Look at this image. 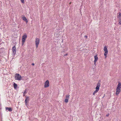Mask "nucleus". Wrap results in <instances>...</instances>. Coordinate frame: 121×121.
Instances as JSON below:
<instances>
[{"mask_svg": "<svg viewBox=\"0 0 121 121\" xmlns=\"http://www.w3.org/2000/svg\"><path fill=\"white\" fill-rule=\"evenodd\" d=\"M15 80H20L22 79L21 76L19 74L16 73L15 76Z\"/></svg>", "mask_w": 121, "mask_h": 121, "instance_id": "nucleus-1", "label": "nucleus"}, {"mask_svg": "<svg viewBox=\"0 0 121 121\" xmlns=\"http://www.w3.org/2000/svg\"><path fill=\"white\" fill-rule=\"evenodd\" d=\"M104 50L105 52L104 53V55L105 56V58H106L107 57V55L108 54V51L107 48H106V46H105L104 48Z\"/></svg>", "mask_w": 121, "mask_h": 121, "instance_id": "nucleus-2", "label": "nucleus"}, {"mask_svg": "<svg viewBox=\"0 0 121 121\" xmlns=\"http://www.w3.org/2000/svg\"><path fill=\"white\" fill-rule=\"evenodd\" d=\"M29 97H26V98L25 99V105L27 107L28 103H29Z\"/></svg>", "mask_w": 121, "mask_h": 121, "instance_id": "nucleus-3", "label": "nucleus"}, {"mask_svg": "<svg viewBox=\"0 0 121 121\" xmlns=\"http://www.w3.org/2000/svg\"><path fill=\"white\" fill-rule=\"evenodd\" d=\"M39 39L38 38H35V44L36 45V48H37L38 47V45L39 43Z\"/></svg>", "mask_w": 121, "mask_h": 121, "instance_id": "nucleus-4", "label": "nucleus"}, {"mask_svg": "<svg viewBox=\"0 0 121 121\" xmlns=\"http://www.w3.org/2000/svg\"><path fill=\"white\" fill-rule=\"evenodd\" d=\"M49 86V82L48 80H47L44 83V86L45 88L48 87Z\"/></svg>", "mask_w": 121, "mask_h": 121, "instance_id": "nucleus-5", "label": "nucleus"}, {"mask_svg": "<svg viewBox=\"0 0 121 121\" xmlns=\"http://www.w3.org/2000/svg\"><path fill=\"white\" fill-rule=\"evenodd\" d=\"M12 50L13 55V56H14L16 54V47L15 46H14L12 48Z\"/></svg>", "mask_w": 121, "mask_h": 121, "instance_id": "nucleus-6", "label": "nucleus"}, {"mask_svg": "<svg viewBox=\"0 0 121 121\" xmlns=\"http://www.w3.org/2000/svg\"><path fill=\"white\" fill-rule=\"evenodd\" d=\"M121 89L120 88H117L116 89V95H118L119 94L120 92Z\"/></svg>", "mask_w": 121, "mask_h": 121, "instance_id": "nucleus-7", "label": "nucleus"}, {"mask_svg": "<svg viewBox=\"0 0 121 121\" xmlns=\"http://www.w3.org/2000/svg\"><path fill=\"white\" fill-rule=\"evenodd\" d=\"M27 36L26 35L24 34L22 37V41H25L26 39V38Z\"/></svg>", "mask_w": 121, "mask_h": 121, "instance_id": "nucleus-8", "label": "nucleus"}, {"mask_svg": "<svg viewBox=\"0 0 121 121\" xmlns=\"http://www.w3.org/2000/svg\"><path fill=\"white\" fill-rule=\"evenodd\" d=\"M100 84L99 82L98 83L97 85L96 86V89H97L98 90H99V88L100 86Z\"/></svg>", "mask_w": 121, "mask_h": 121, "instance_id": "nucleus-9", "label": "nucleus"}, {"mask_svg": "<svg viewBox=\"0 0 121 121\" xmlns=\"http://www.w3.org/2000/svg\"><path fill=\"white\" fill-rule=\"evenodd\" d=\"M6 111L7 110H8L9 112H11L12 111V109L11 107L8 108V107L5 108Z\"/></svg>", "mask_w": 121, "mask_h": 121, "instance_id": "nucleus-10", "label": "nucleus"}, {"mask_svg": "<svg viewBox=\"0 0 121 121\" xmlns=\"http://www.w3.org/2000/svg\"><path fill=\"white\" fill-rule=\"evenodd\" d=\"M118 83L117 85V88H121V83L120 82H118Z\"/></svg>", "mask_w": 121, "mask_h": 121, "instance_id": "nucleus-11", "label": "nucleus"}, {"mask_svg": "<svg viewBox=\"0 0 121 121\" xmlns=\"http://www.w3.org/2000/svg\"><path fill=\"white\" fill-rule=\"evenodd\" d=\"M22 19L23 20L25 21V22L27 23L28 22V20L25 17V16H24L23 17H22Z\"/></svg>", "mask_w": 121, "mask_h": 121, "instance_id": "nucleus-12", "label": "nucleus"}, {"mask_svg": "<svg viewBox=\"0 0 121 121\" xmlns=\"http://www.w3.org/2000/svg\"><path fill=\"white\" fill-rule=\"evenodd\" d=\"M94 58L95 60L94 61H95H95H97L98 59L97 55L95 56H94Z\"/></svg>", "mask_w": 121, "mask_h": 121, "instance_id": "nucleus-13", "label": "nucleus"}, {"mask_svg": "<svg viewBox=\"0 0 121 121\" xmlns=\"http://www.w3.org/2000/svg\"><path fill=\"white\" fill-rule=\"evenodd\" d=\"M17 84L15 83H14L13 84V86L14 88L16 89L17 87Z\"/></svg>", "mask_w": 121, "mask_h": 121, "instance_id": "nucleus-14", "label": "nucleus"}, {"mask_svg": "<svg viewBox=\"0 0 121 121\" xmlns=\"http://www.w3.org/2000/svg\"><path fill=\"white\" fill-rule=\"evenodd\" d=\"M99 90H98L97 89H96V90L94 92L93 94L94 95H95V94L97 93Z\"/></svg>", "mask_w": 121, "mask_h": 121, "instance_id": "nucleus-15", "label": "nucleus"}, {"mask_svg": "<svg viewBox=\"0 0 121 121\" xmlns=\"http://www.w3.org/2000/svg\"><path fill=\"white\" fill-rule=\"evenodd\" d=\"M118 17L119 18H121V13L120 12L119 13V15L118 16Z\"/></svg>", "mask_w": 121, "mask_h": 121, "instance_id": "nucleus-16", "label": "nucleus"}, {"mask_svg": "<svg viewBox=\"0 0 121 121\" xmlns=\"http://www.w3.org/2000/svg\"><path fill=\"white\" fill-rule=\"evenodd\" d=\"M70 96L69 95H66V99H69V96Z\"/></svg>", "mask_w": 121, "mask_h": 121, "instance_id": "nucleus-17", "label": "nucleus"}, {"mask_svg": "<svg viewBox=\"0 0 121 121\" xmlns=\"http://www.w3.org/2000/svg\"><path fill=\"white\" fill-rule=\"evenodd\" d=\"M68 99H65V102L66 103H68Z\"/></svg>", "mask_w": 121, "mask_h": 121, "instance_id": "nucleus-18", "label": "nucleus"}, {"mask_svg": "<svg viewBox=\"0 0 121 121\" xmlns=\"http://www.w3.org/2000/svg\"><path fill=\"white\" fill-rule=\"evenodd\" d=\"M27 90V89H26L25 90V91L24 92L23 94H26L27 93V92L26 91Z\"/></svg>", "mask_w": 121, "mask_h": 121, "instance_id": "nucleus-19", "label": "nucleus"}, {"mask_svg": "<svg viewBox=\"0 0 121 121\" xmlns=\"http://www.w3.org/2000/svg\"><path fill=\"white\" fill-rule=\"evenodd\" d=\"M119 23H121V18H119Z\"/></svg>", "mask_w": 121, "mask_h": 121, "instance_id": "nucleus-20", "label": "nucleus"}, {"mask_svg": "<svg viewBox=\"0 0 121 121\" xmlns=\"http://www.w3.org/2000/svg\"><path fill=\"white\" fill-rule=\"evenodd\" d=\"M21 1L22 3H24V0H21Z\"/></svg>", "mask_w": 121, "mask_h": 121, "instance_id": "nucleus-21", "label": "nucleus"}, {"mask_svg": "<svg viewBox=\"0 0 121 121\" xmlns=\"http://www.w3.org/2000/svg\"><path fill=\"white\" fill-rule=\"evenodd\" d=\"M25 41H22V45L24 44Z\"/></svg>", "mask_w": 121, "mask_h": 121, "instance_id": "nucleus-22", "label": "nucleus"}, {"mask_svg": "<svg viewBox=\"0 0 121 121\" xmlns=\"http://www.w3.org/2000/svg\"><path fill=\"white\" fill-rule=\"evenodd\" d=\"M68 54L67 53H66V54H65L64 55V56H67L68 55Z\"/></svg>", "mask_w": 121, "mask_h": 121, "instance_id": "nucleus-23", "label": "nucleus"}, {"mask_svg": "<svg viewBox=\"0 0 121 121\" xmlns=\"http://www.w3.org/2000/svg\"><path fill=\"white\" fill-rule=\"evenodd\" d=\"M109 115V113L107 114L106 115V116L107 117H108Z\"/></svg>", "mask_w": 121, "mask_h": 121, "instance_id": "nucleus-24", "label": "nucleus"}, {"mask_svg": "<svg viewBox=\"0 0 121 121\" xmlns=\"http://www.w3.org/2000/svg\"><path fill=\"white\" fill-rule=\"evenodd\" d=\"M85 37L86 39L87 38V35H86L85 36Z\"/></svg>", "mask_w": 121, "mask_h": 121, "instance_id": "nucleus-25", "label": "nucleus"}, {"mask_svg": "<svg viewBox=\"0 0 121 121\" xmlns=\"http://www.w3.org/2000/svg\"><path fill=\"white\" fill-rule=\"evenodd\" d=\"M96 61H95H95H94V64L95 65H96Z\"/></svg>", "mask_w": 121, "mask_h": 121, "instance_id": "nucleus-26", "label": "nucleus"}, {"mask_svg": "<svg viewBox=\"0 0 121 121\" xmlns=\"http://www.w3.org/2000/svg\"><path fill=\"white\" fill-rule=\"evenodd\" d=\"M105 94H104V96H103L102 97V98H104V97L105 96Z\"/></svg>", "mask_w": 121, "mask_h": 121, "instance_id": "nucleus-27", "label": "nucleus"}, {"mask_svg": "<svg viewBox=\"0 0 121 121\" xmlns=\"http://www.w3.org/2000/svg\"><path fill=\"white\" fill-rule=\"evenodd\" d=\"M32 65H34V63H32Z\"/></svg>", "mask_w": 121, "mask_h": 121, "instance_id": "nucleus-28", "label": "nucleus"}, {"mask_svg": "<svg viewBox=\"0 0 121 121\" xmlns=\"http://www.w3.org/2000/svg\"><path fill=\"white\" fill-rule=\"evenodd\" d=\"M119 25H121V23H119Z\"/></svg>", "mask_w": 121, "mask_h": 121, "instance_id": "nucleus-29", "label": "nucleus"}, {"mask_svg": "<svg viewBox=\"0 0 121 121\" xmlns=\"http://www.w3.org/2000/svg\"><path fill=\"white\" fill-rule=\"evenodd\" d=\"M71 2H70V3H69V4H71Z\"/></svg>", "mask_w": 121, "mask_h": 121, "instance_id": "nucleus-30", "label": "nucleus"}, {"mask_svg": "<svg viewBox=\"0 0 121 121\" xmlns=\"http://www.w3.org/2000/svg\"><path fill=\"white\" fill-rule=\"evenodd\" d=\"M25 95H24V94H23V96H25Z\"/></svg>", "mask_w": 121, "mask_h": 121, "instance_id": "nucleus-31", "label": "nucleus"}]
</instances>
